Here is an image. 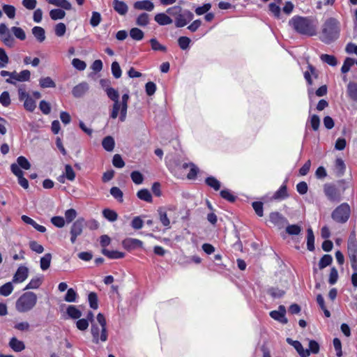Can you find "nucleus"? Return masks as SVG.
Wrapping results in <instances>:
<instances>
[{
  "label": "nucleus",
  "mask_w": 357,
  "mask_h": 357,
  "mask_svg": "<svg viewBox=\"0 0 357 357\" xmlns=\"http://www.w3.org/2000/svg\"><path fill=\"white\" fill-rule=\"evenodd\" d=\"M347 250L350 260L357 259V243L354 231H352L349 236Z\"/></svg>",
  "instance_id": "obj_9"
},
{
  "label": "nucleus",
  "mask_w": 357,
  "mask_h": 357,
  "mask_svg": "<svg viewBox=\"0 0 357 357\" xmlns=\"http://www.w3.org/2000/svg\"><path fill=\"white\" fill-rule=\"evenodd\" d=\"M287 342L294 347L301 357H309V351L303 348L299 341L293 340L288 337L287 338Z\"/></svg>",
  "instance_id": "obj_13"
},
{
  "label": "nucleus",
  "mask_w": 357,
  "mask_h": 357,
  "mask_svg": "<svg viewBox=\"0 0 357 357\" xmlns=\"http://www.w3.org/2000/svg\"><path fill=\"white\" fill-rule=\"evenodd\" d=\"M29 275V269L24 266H20L15 273L13 282L15 283H21L24 282Z\"/></svg>",
  "instance_id": "obj_12"
},
{
  "label": "nucleus",
  "mask_w": 357,
  "mask_h": 357,
  "mask_svg": "<svg viewBox=\"0 0 357 357\" xmlns=\"http://www.w3.org/2000/svg\"><path fill=\"white\" fill-rule=\"evenodd\" d=\"M11 31L17 38H18L21 40H25L26 33L22 28L17 27V26H13L11 28Z\"/></svg>",
  "instance_id": "obj_47"
},
{
  "label": "nucleus",
  "mask_w": 357,
  "mask_h": 357,
  "mask_svg": "<svg viewBox=\"0 0 357 357\" xmlns=\"http://www.w3.org/2000/svg\"><path fill=\"white\" fill-rule=\"evenodd\" d=\"M66 31V26L64 23L60 22L56 24L54 27V32L58 37L64 36Z\"/></svg>",
  "instance_id": "obj_54"
},
{
  "label": "nucleus",
  "mask_w": 357,
  "mask_h": 357,
  "mask_svg": "<svg viewBox=\"0 0 357 357\" xmlns=\"http://www.w3.org/2000/svg\"><path fill=\"white\" fill-rule=\"evenodd\" d=\"M84 220L83 218L77 219L72 225L70 229V241L75 243L77 237L80 236L83 231Z\"/></svg>",
  "instance_id": "obj_6"
},
{
  "label": "nucleus",
  "mask_w": 357,
  "mask_h": 357,
  "mask_svg": "<svg viewBox=\"0 0 357 357\" xmlns=\"http://www.w3.org/2000/svg\"><path fill=\"white\" fill-rule=\"evenodd\" d=\"M111 68H112V75L115 78L118 79V78L121 77V69L119 66V63L117 61H114L112 63Z\"/></svg>",
  "instance_id": "obj_61"
},
{
  "label": "nucleus",
  "mask_w": 357,
  "mask_h": 357,
  "mask_svg": "<svg viewBox=\"0 0 357 357\" xmlns=\"http://www.w3.org/2000/svg\"><path fill=\"white\" fill-rule=\"evenodd\" d=\"M50 4L66 10L72 9V5L68 0H46Z\"/></svg>",
  "instance_id": "obj_20"
},
{
  "label": "nucleus",
  "mask_w": 357,
  "mask_h": 357,
  "mask_svg": "<svg viewBox=\"0 0 357 357\" xmlns=\"http://www.w3.org/2000/svg\"><path fill=\"white\" fill-rule=\"evenodd\" d=\"M346 166L344 161L341 158H337L335 160L334 172L337 176H342L345 171Z\"/></svg>",
  "instance_id": "obj_27"
},
{
  "label": "nucleus",
  "mask_w": 357,
  "mask_h": 357,
  "mask_svg": "<svg viewBox=\"0 0 357 357\" xmlns=\"http://www.w3.org/2000/svg\"><path fill=\"white\" fill-rule=\"evenodd\" d=\"M64 175L66 178L70 181L75 180V173L70 165H66Z\"/></svg>",
  "instance_id": "obj_59"
},
{
  "label": "nucleus",
  "mask_w": 357,
  "mask_h": 357,
  "mask_svg": "<svg viewBox=\"0 0 357 357\" xmlns=\"http://www.w3.org/2000/svg\"><path fill=\"white\" fill-rule=\"evenodd\" d=\"M307 248L310 251L314 250V236L311 228L307 229Z\"/></svg>",
  "instance_id": "obj_34"
},
{
  "label": "nucleus",
  "mask_w": 357,
  "mask_h": 357,
  "mask_svg": "<svg viewBox=\"0 0 357 357\" xmlns=\"http://www.w3.org/2000/svg\"><path fill=\"white\" fill-rule=\"evenodd\" d=\"M114 139L111 136L105 137L102 142L103 148L107 151H112L114 148Z\"/></svg>",
  "instance_id": "obj_35"
},
{
  "label": "nucleus",
  "mask_w": 357,
  "mask_h": 357,
  "mask_svg": "<svg viewBox=\"0 0 357 357\" xmlns=\"http://www.w3.org/2000/svg\"><path fill=\"white\" fill-rule=\"evenodd\" d=\"M149 23V15L146 13H143L138 16L136 24L140 26H145Z\"/></svg>",
  "instance_id": "obj_45"
},
{
  "label": "nucleus",
  "mask_w": 357,
  "mask_h": 357,
  "mask_svg": "<svg viewBox=\"0 0 357 357\" xmlns=\"http://www.w3.org/2000/svg\"><path fill=\"white\" fill-rule=\"evenodd\" d=\"M10 347L15 352L22 351L25 349V345L22 341L16 337H12L9 342Z\"/></svg>",
  "instance_id": "obj_22"
},
{
  "label": "nucleus",
  "mask_w": 357,
  "mask_h": 357,
  "mask_svg": "<svg viewBox=\"0 0 357 357\" xmlns=\"http://www.w3.org/2000/svg\"><path fill=\"white\" fill-rule=\"evenodd\" d=\"M9 62V58L6 51L0 48V68H5Z\"/></svg>",
  "instance_id": "obj_55"
},
{
  "label": "nucleus",
  "mask_w": 357,
  "mask_h": 357,
  "mask_svg": "<svg viewBox=\"0 0 357 357\" xmlns=\"http://www.w3.org/2000/svg\"><path fill=\"white\" fill-rule=\"evenodd\" d=\"M286 312L285 307L284 305H280L278 310H273L270 312V316L273 319L282 324H287L288 321L285 317Z\"/></svg>",
  "instance_id": "obj_11"
},
{
  "label": "nucleus",
  "mask_w": 357,
  "mask_h": 357,
  "mask_svg": "<svg viewBox=\"0 0 357 357\" xmlns=\"http://www.w3.org/2000/svg\"><path fill=\"white\" fill-rule=\"evenodd\" d=\"M102 17L100 14L98 12L93 11L92 13V16L90 20V24L93 27L97 26L101 22Z\"/></svg>",
  "instance_id": "obj_56"
},
{
  "label": "nucleus",
  "mask_w": 357,
  "mask_h": 357,
  "mask_svg": "<svg viewBox=\"0 0 357 357\" xmlns=\"http://www.w3.org/2000/svg\"><path fill=\"white\" fill-rule=\"evenodd\" d=\"M206 183L215 190H218L220 188V183L215 177L210 176L206 178Z\"/></svg>",
  "instance_id": "obj_48"
},
{
  "label": "nucleus",
  "mask_w": 357,
  "mask_h": 357,
  "mask_svg": "<svg viewBox=\"0 0 357 357\" xmlns=\"http://www.w3.org/2000/svg\"><path fill=\"white\" fill-rule=\"evenodd\" d=\"M324 193L328 199L332 202H339L341 198V192L335 185L333 184H325L324 188Z\"/></svg>",
  "instance_id": "obj_5"
},
{
  "label": "nucleus",
  "mask_w": 357,
  "mask_h": 357,
  "mask_svg": "<svg viewBox=\"0 0 357 357\" xmlns=\"http://www.w3.org/2000/svg\"><path fill=\"white\" fill-rule=\"evenodd\" d=\"M122 245L127 250H132L142 246V241L137 238H128L123 241Z\"/></svg>",
  "instance_id": "obj_16"
},
{
  "label": "nucleus",
  "mask_w": 357,
  "mask_h": 357,
  "mask_svg": "<svg viewBox=\"0 0 357 357\" xmlns=\"http://www.w3.org/2000/svg\"><path fill=\"white\" fill-rule=\"evenodd\" d=\"M29 248L33 252H36V253L40 254L43 252L44 248L42 245L39 244L36 241H31L29 242Z\"/></svg>",
  "instance_id": "obj_63"
},
{
  "label": "nucleus",
  "mask_w": 357,
  "mask_h": 357,
  "mask_svg": "<svg viewBox=\"0 0 357 357\" xmlns=\"http://www.w3.org/2000/svg\"><path fill=\"white\" fill-rule=\"evenodd\" d=\"M37 296L32 291L22 294L17 300L15 308L20 312H26L32 310L37 303Z\"/></svg>",
  "instance_id": "obj_3"
},
{
  "label": "nucleus",
  "mask_w": 357,
  "mask_h": 357,
  "mask_svg": "<svg viewBox=\"0 0 357 357\" xmlns=\"http://www.w3.org/2000/svg\"><path fill=\"white\" fill-rule=\"evenodd\" d=\"M89 305L91 308L96 310L98 307V296L97 294L94 292H91L88 296Z\"/></svg>",
  "instance_id": "obj_50"
},
{
  "label": "nucleus",
  "mask_w": 357,
  "mask_h": 357,
  "mask_svg": "<svg viewBox=\"0 0 357 357\" xmlns=\"http://www.w3.org/2000/svg\"><path fill=\"white\" fill-rule=\"evenodd\" d=\"M137 197L147 202H152V196L147 189H142L137 192Z\"/></svg>",
  "instance_id": "obj_39"
},
{
  "label": "nucleus",
  "mask_w": 357,
  "mask_h": 357,
  "mask_svg": "<svg viewBox=\"0 0 357 357\" xmlns=\"http://www.w3.org/2000/svg\"><path fill=\"white\" fill-rule=\"evenodd\" d=\"M120 112V116H122V103L119 101V100H116L114 101V104L112 106V109L110 114V117L113 119L117 118L119 113Z\"/></svg>",
  "instance_id": "obj_23"
},
{
  "label": "nucleus",
  "mask_w": 357,
  "mask_h": 357,
  "mask_svg": "<svg viewBox=\"0 0 357 357\" xmlns=\"http://www.w3.org/2000/svg\"><path fill=\"white\" fill-rule=\"evenodd\" d=\"M128 100H129V95L128 93H125L122 96L121 101L122 103V116L119 117V120L121 122L125 121V120L126 119Z\"/></svg>",
  "instance_id": "obj_28"
},
{
  "label": "nucleus",
  "mask_w": 357,
  "mask_h": 357,
  "mask_svg": "<svg viewBox=\"0 0 357 357\" xmlns=\"http://www.w3.org/2000/svg\"><path fill=\"white\" fill-rule=\"evenodd\" d=\"M288 197L287 189L286 185H282L278 190H277L273 196V199L276 200L284 199Z\"/></svg>",
  "instance_id": "obj_30"
},
{
  "label": "nucleus",
  "mask_w": 357,
  "mask_h": 357,
  "mask_svg": "<svg viewBox=\"0 0 357 357\" xmlns=\"http://www.w3.org/2000/svg\"><path fill=\"white\" fill-rule=\"evenodd\" d=\"M0 38L6 46L13 47L15 39L11 36L7 26L3 23L0 24Z\"/></svg>",
  "instance_id": "obj_7"
},
{
  "label": "nucleus",
  "mask_w": 357,
  "mask_h": 357,
  "mask_svg": "<svg viewBox=\"0 0 357 357\" xmlns=\"http://www.w3.org/2000/svg\"><path fill=\"white\" fill-rule=\"evenodd\" d=\"M340 30V22L334 17H330L323 24L319 38L323 43L331 44L338 39Z\"/></svg>",
  "instance_id": "obj_1"
},
{
  "label": "nucleus",
  "mask_w": 357,
  "mask_h": 357,
  "mask_svg": "<svg viewBox=\"0 0 357 357\" xmlns=\"http://www.w3.org/2000/svg\"><path fill=\"white\" fill-rule=\"evenodd\" d=\"M51 260H52V255L50 253L45 254L40 259V268L43 271L47 270L50 266Z\"/></svg>",
  "instance_id": "obj_33"
},
{
  "label": "nucleus",
  "mask_w": 357,
  "mask_h": 357,
  "mask_svg": "<svg viewBox=\"0 0 357 357\" xmlns=\"http://www.w3.org/2000/svg\"><path fill=\"white\" fill-rule=\"evenodd\" d=\"M102 215L110 222H114L117 220L118 214L116 211L109 208H105L102 211Z\"/></svg>",
  "instance_id": "obj_37"
},
{
  "label": "nucleus",
  "mask_w": 357,
  "mask_h": 357,
  "mask_svg": "<svg viewBox=\"0 0 357 357\" xmlns=\"http://www.w3.org/2000/svg\"><path fill=\"white\" fill-rule=\"evenodd\" d=\"M134 8L137 10H144L151 11L154 8V5L148 0L136 1L134 3Z\"/></svg>",
  "instance_id": "obj_19"
},
{
  "label": "nucleus",
  "mask_w": 357,
  "mask_h": 357,
  "mask_svg": "<svg viewBox=\"0 0 357 357\" xmlns=\"http://www.w3.org/2000/svg\"><path fill=\"white\" fill-rule=\"evenodd\" d=\"M194 17V15L189 10L181 12L178 16L175 18V26L176 27H183L188 24Z\"/></svg>",
  "instance_id": "obj_8"
},
{
  "label": "nucleus",
  "mask_w": 357,
  "mask_h": 357,
  "mask_svg": "<svg viewBox=\"0 0 357 357\" xmlns=\"http://www.w3.org/2000/svg\"><path fill=\"white\" fill-rule=\"evenodd\" d=\"M286 227V232L289 235H298L302 229L298 225H288Z\"/></svg>",
  "instance_id": "obj_42"
},
{
  "label": "nucleus",
  "mask_w": 357,
  "mask_h": 357,
  "mask_svg": "<svg viewBox=\"0 0 357 357\" xmlns=\"http://www.w3.org/2000/svg\"><path fill=\"white\" fill-rule=\"evenodd\" d=\"M39 83L42 88H54L56 86L55 82L50 77L40 79Z\"/></svg>",
  "instance_id": "obj_41"
},
{
  "label": "nucleus",
  "mask_w": 357,
  "mask_h": 357,
  "mask_svg": "<svg viewBox=\"0 0 357 357\" xmlns=\"http://www.w3.org/2000/svg\"><path fill=\"white\" fill-rule=\"evenodd\" d=\"M13 290L12 282H9L0 287V294L4 296H9Z\"/></svg>",
  "instance_id": "obj_46"
},
{
  "label": "nucleus",
  "mask_w": 357,
  "mask_h": 357,
  "mask_svg": "<svg viewBox=\"0 0 357 357\" xmlns=\"http://www.w3.org/2000/svg\"><path fill=\"white\" fill-rule=\"evenodd\" d=\"M110 194L120 202H123V192L118 187H112L110 189Z\"/></svg>",
  "instance_id": "obj_62"
},
{
  "label": "nucleus",
  "mask_w": 357,
  "mask_h": 357,
  "mask_svg": "<svg viewBox=\"0 0 357 357\" xmlns=\"http://www.w3.org/2000/svg\"><path fill=\"white\" fill-rule=\"evenodd\" d=\"M347 94L353 101L357 102V83L350 82L347 86Z\"/></svg>",
  "instance_id": "obj_18"
},
{
  "label": "nucleus",
  "mask_w": 357,
  "mask_h": 357,
  "mask_svg": "<svg viewBox=\"0 0 357 357\" xmlns=\"http://www.w3.org/2000/svg\"><path fill=\"white\" fill-rule=\"evenodd\" d=\"M155 20L160 25H167L172 23V20L165 13H158L155 16Z\"/></svg>",
  "instance_id": "obj_29"
},
{
  "label": "nucleus",
  "mask_w": 357,
  "mask_h": 357,
  "mask_svg": "<svg viewBox=\"0 0 357 357\" xmlns=\"http://www.w3.org/2000/svg\"><path fill=\"white\" fill-rule=\"evenodd\" d=\"M24 107L27 111L33 112L36 107V104L33 98L29 97L24 101Z\"/></svg>",
  "instance_id": "obj_64"
},
{
  "label": "nucleus",
  "mask_w": 357,
  "mask_h": 357,
  "mask_svg": "<svg viewBox=\"0 0 357 357\" xmlns=\"http://www.w3.org/2000/svg\"><path fill=\"white\" fill-rule=\"evenodd\" d=\"M150 43L153 50L162 52H166L167 50L166 47L161 45L155 38H151Z\"/></svg>",
  "instance_id": "obj_60"
},
{
  "label": "nucleus",
  "mask_w": 357,
  "mask_h": 357,
  "mask_svg": "<svg viewBox=\"0 0 357 357\" xmlns=\"http://www.w3.org/2000/svg\"><path fill=\"white\" fill-rule=\"evenodd\" d=\"M89 88V84L86 82H81L73 89L72 94L75 98H80L85 94Z\"/></svg>",
  "instance_id": "obj_14"
},
{
  "label": "nucleus",
  "mask_w": 357,
  "mask_h": 357,
  "mask_svg": "<svg viewBox=\"0 0 357 357\" xmlns=\"http://www.w3.org/2000/svg\"><path fill=\"white\" fill-rule=\"evenodd\" d=\"M97 321L101 326V334L100 339L102 342H105L107 340V331L106 328V319L102 313H98L97 315Z\"/></svg>",
  "instance_id": "obj_15"
},
{
  "label": "nucleus",
  "mask_w": 357,
  "mask_h": 357,
  "mask_svg": "<svg viewBox=\"0 0 357 357\" xmlns=\"http://www.w3.org/2000/svg\"><path fill=\"white\" fill-rule=\"evenodd\" d=\"M66 312L68 315L73 319H79L82 316V312L75 305H69Z\"/></svg>",
  "instance_id": "obj_32"
},
{
  "label": "nucleus",
  "mask_w": 357,
  "mask_h": 357,
  "mask_svg": "<svg viewBox=\"0 0 357 357\" xmlns=\"http://www.w3.org/2000/svg\"><path fill=\"white\" fill-rule=\"evenodd\" d=\"M102 253L109 259H121L125 256V253L117 250H109L107 249H102Z\"/></svg>",
  "instance_id": "obj_26"
},
{
  "label": "nucleus",
  "mask_w": 357,
  "mask_h": 357,
  "mask_svg": "<svg viewBox=\"0 0 357 357\" xmlns=\"http://www.w3.org/2000/svg\"><path fill=\"white\" fill-rule=\"evenodd\" d=\"M191 42V40L186 36H181L178 39V43L180 48L183 50H187L189 47V45Z\"/></svg>",
  "instance_id": "obj_53"
},
{
  "label": "nucleus",
  "mask_w": 357,
  "mask_h": 357,
  "mask_svg": "<svg viewBox=\"0 0 357 357\" xmlns=\"http://www.w3.org/2000/svg\"><path fill=\"white\" fill-rule=\"evenodd\" d=\"M289 24L298 33L309 36H315L317 33L316 25L307 17H294L289 20Z\"/></svg>",
  "instance_id": "obj_2"
},
{
  "label": "nucleus",
  "mask_w": 357,
  "mask_h": 357,
  "mask_svg": "<svg viewBox=\"0 0 357 357\" xmlns=\"http://www.w3.org/2000/svg\"><path fill=\"white\" fill-rule=\"evenodd\" d=\"M77 296V294L76 291L73 289L70 288L67 291L64 300L69 303L75 302L76 301Z\"/></svg>",
  "instance_id": "obj_58"
},
{
  "label": "nucleus",
  "mask_w": 357,
  "mask_h": 357,
  "mask_svg": "<svg viewBox=\"0 0 357 357\" xmlns=\"http://www.w3.org/2000/svg\"><path fill=\"white\" fill-rule=\"evenodd\" d=\"M66 16V12L63 9L56 8L50 11V17L52 20H62Z\"/></svg>",
  "instance_id": "obj_31"
},
{
  "label": "nucleus",
  "mask_w": 357,
  "mask_h": 357,
  "mask_svg": "<svg viewBox=\"0 0 357 357\" xmlns=\"http://www.w3.org/2000/svg\"><path fill=\"white\" fill-rule=\"evenodd\" d=\"M270 221L279 229L284 227L288 224L287 219L278 212H273L269 215Z\"/></svg>",
  "instance_id": "obj_10"
},
{
  "label": "nucleus",
  "mask_w": 357,
  "mask_h": 357,
  "mask_svg": "<svg viewBox=\"0 0 357 357\" xmlns=\"http://www.w3.org/2000/svg\"><path fill=\"white\" fill-rule=\"evenodd\" d=\"M159 219L161 223L165 227H169L170 220L167 217L166 211H165L162 208H159L158 210Z\"/></svg>",
  "instance_id": "obj_44"
},
{
  "label": "nucleus",
  "mask_w": 357,
  "mask_h": 357,
  "mask_svg": "<svg viewBox=\"0 0 357 357\" xmlns=\"http://www.w3.org/2000/svg\"><path fill=\"white\" fill-rule=\"evenodd\" d=\"M21 218L24 223L31 225L37 231L41 233L45 232L46 228L44 226L37 224L36 221H34L32 218H29V216L23 215Z\"/></svg>",
  "instance_id": "obj_21"
},
{
  "label": "nucleus",
  "mask_w": 357,
  "mask_h": 357,
  "mask_svg": "<svg viewBox=\"0 0 357 357\" xmlns=\"http://www.w3.org/2000/svg\"><path fill=\"white\" fill-rule=\"evenodd\" d=\"M309 349H307L306 350L309 351V356L310 354H317L319 352V343L315 340H310L309 341Z\"/></svg>",
  "instance_id": "obj_51"
},
{
  "label": "nucleus",
  "mask_w": 357,
  "mask_h": 357,
  "mask_svg": "<svg viewBox=\"0 0 357 357\" xmlns=\"http://www.w3.org/2000/svg\"><path fill=\"white\" fill-rule=\"evenodd\" d=\"M32 33L40 43H42L45 40V31L41 26H34L32 29Z\"/></svg>",
  "instance_id": "obj_25"
},
{
  "label": "nucleus",
  "mask_w": 357,
  "mask_h": 357,
  "mask_svg": "<svg viewBox=\"0 0 357 357\" xmlns=\"http://www.w3.org/2000/svg\"><path fill=\"white\" fill-rule=\"evenodd\" d=\"M355 63L354 59L347 57L345 59L344 63L341 68V72L342 73H347L349 71L350 68Z\"/></svg>",
  "instance_id": "obj_49"
},
{
  "label": "nucleus",
  "mask_w": 357,
  "mask_h": 357,
  "mask_svg": "<svg viewBox=\"0 0 357 357\" xmlns=\"http://www.w3.org/2000/svg\"><path fill=\"white\" fill-rule=\"evenodd\" d=\"M320 59L323 62L326 63L331 66H335L337 64V61L333 55L324 54L321 55Z\"/></svg>",
  "instance_id": "obj_38"
},
{
  "label": "nucleus",
  "mask_w": 357,
  "mask_h": 357,
  "mask_svg": "<svg viewBox=\"0 0 357 357\" xmlns=\"http://www.w3.org/2000/svg\"><path fill=\"white\" fill-rule=\"evenodd\" d=\"M350 206L347 203H343L337 206L332 213V218L337 222L344 223L350 216Z\"/></svg>",
  "instance_id": "obj_4"
},
{
  "label": "nucleus",
  "mask_w": 357,
  "mask_h": 357,
  "mask_svg": "<svg viewBox=\"0 0 357 357\" xmlns=\"http://www.w3.org/2000/svg\"><path fill=\"white\" fill-rule=\"evenodd\" d=\"M17 165L24 169H29L31 168V164L28 161V160L24 156H19L17 159Z\"/></svg>",
  "instance_id": "obj_52"
},
{
  "label": "nucleus",
  "mask_w": 357,
  "mask_h": 357,
  "mask_svg": "<svg viewBox=\"0 0 357 357\" xmlns=\"http://www.w3.org/2000/svg\"><path fill=\"white\" fill-rule=\"evenodd\" d=\"M130 37L135 40H141L144 38V32L138 28H132L130 31Z\"/></svg>",
  "instance_id": "obj_43"
},
{
  "label": "nucleus",
  "mask_w": 357,
  "mask_h": 357,
  "mask_svg": "<svg viewBox=\"0 0 357 357\" xmlns=\"http://www.w3.org/2000/svg\"><path fill=\"white\" fill-rule=\"evenodd\" d=\"M333 261V257L330 255H324L319 262V269H324L326 266L331 264Z\"/></svg>",
  "instance_id": "obj_40"
},
{
  "label": "nucleus",
  "mask_w": 357,
  "mask_h": 357,
  "mask_svg": "<svg viewBox=\"0 0 357 357\" xmlns=\"http://www.w3.org/2000/svg\"><path fill=\"white\" fill-rule=\"evenodd\" d=\"M31 77V73L29 70H24L20 73L15 71V75H14V82H26L29 81Z\"/></svg>",
  "instance_id": "obj_24"
},
{
  "label": "nucleus",
  "mask_w": 357,
  "mask_h": 357,
  "mask_svg": "<svg viewBox=\"0 0 357 357\" xmlns=\"http://www.w3.org/2000/svg\"><path fill=\"white\" fill-rule=\"evenodd\" d=\"M43 282V278L42 277H36L32 278L29 284L26 286V287L24 289H38Z\"/></svg>",
  "instance_id": "obj_36"
},
{
  "label": "nucleus",
  "mask_w": 357,
  "mask_h": 357,
  "mask_svg": "<svg viewBox=\"0 0 357 357\" xmlns=\"http://www.w3.org/2000/svg\"><path fill=\"white\" fill-rule=\"evenodd\" d=\"M112 6L114 10L121 15H125L128 13V6L123 1L113 0Z\"/></svg>",
  "instance_id": "obj_17"
},
{
  "label": "nucleus",
  "mask_w": 357,
  "mask_h": 357,
  "mask_svg": "<svg viewBox=\"0 0 357 357\" xmlns=\"http://www.w3.org/2000/svg\"><path fill=\"white\" fill-rule=\"evenodd\" d=\"M3 10L10 19H13L15 16V8L13 6L4 4Z\"/></svg>",
  "instance_id": "obj_57"
}]
</instances>
